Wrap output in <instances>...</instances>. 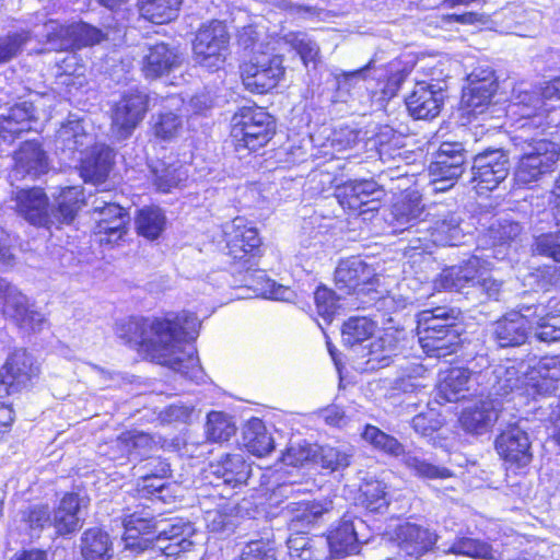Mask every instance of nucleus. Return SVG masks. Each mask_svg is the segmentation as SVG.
I'll return each instance as SVG.
<instances>
[{
    "instance_id": "nucleus-43",
    "label": "nucleus",
    "mask_w": 560,
    "mask_h": 560,
    "mask_svg": "<svg viewBox=\"0 0 560 560\" xmlns=\"http://www.w3.org/2000/svg\"><path fill=\"white\" fill-rule=\"evenodd\" d=\"M81 555L84 560H110L114 553L109 535L100 528H89L81 536Z\"/></svg>"
},
{
    "instance_id": "nucleus-11",
    "label": "nucleus",
    "mask_w": 560,
    "mask_h": 560,
    "mask_svg": "<svg viewBox=\"0 0 560 560\" xmlns=\"http://www.w3.org/2000/svg\"><path fill=\"white\" fill-rule=\"evenodd\" d=\"M374 281V269L360 257L341 260L335 270L336 288L343 294H376Z\"/></svg>"
},
{
    "instance_id": "nucleus-13",
    "label": "nucleus",
    "mask_w": 560,
    "mask_h": 560,
    "mask_svg": "<svg viewBox=\"0 0 560 560\" xmlns=\"http://www.w3.org/2000/svg\"><path fill=\"white\" fill-rule=\"evenodd\" d=\"M382 195L381 186L373 179L349 180L337 189L339 203L362 215L378 210Z\"/></svg>"
},
{
    "instance_id": "nucleus-42",
    "label": "nucleus",
    "mask_w": 560,
    "mask_h": 560,
    "mask_svg": "<svg viewBox=\"0 0 560 560\" xmlns=\"http://www.w3.org/2000/svg\"><path fill=\"white\" fill-rule=\"evenodd\" d=\"M514 101L511 105V110L514 114H520L523 118H530V121L523 126L529 127V131L540 130L541 115L548 109H541V100L536 91H527L518 88L514 90Z\"/></svg>"
},
{
    "instance_id": "nucleus-8",
    "label": "nucleus",
    "mask_w": 560,
    "mask_h": 560,
    "mask_svg": "<svg viewBox=\"0 0 560 560\" xmlns=\"http://www.w3.org/2000/svg\"><path fill=\"white\" fill-rule=\"evenodd\" d=\"M229 34L225 25L212 21L199 28L194 42V58L208 70H218L225 60Z\"/></svg>"
},
{
    "instance_id": "nucleus-15",
    "label": "nucleus",
    "mask_w": 560,
    "mask_h": 560,
    "mask_svg": "<svg viewBox=\"0 0 560 560\" xmlns=\"http://www.w3.org/2000/svg\"><path fill=\"white\" fill-rule=\"evenodd\" d=\"M481 393L489 395L505 396L516 394L526 397L523 393V374L520 375L511 360L498 364H491L485 370L479 371Z\"/></svg>"
},
{
    "instance_id": "nucleus-17",
    "label": "nucleus",
    "mask_w": 560,
    "mask_h": 560,
    "mask_svg": "<svg viewBox=\"0 0 560 560\" xmlns=\"http://www.w3.org/2000/svg\"><path fill=\"white\" fill-rule=\"evenodd\" d=\"M533 307L506 313L492 325V335L501 348L520 347L527 340Z\"/></svg>"
},
{
    "instance_id": "nucleus-54",
    "label": "nucleus",
    "mask_w": 560,
    "mask_h": 560,
    "mask_svg": "<svg viewBox=\"0 0 560 560\" xmlns=\"http://www.w3.org/2000/svg\"><path fill=\"white\" fill-rule=\"evenodd\" d=\"M456 311L447 307L425 310L419 315L420 335L436 326V330L455 327Z\"/></svg>"
},
{
    "instance_id": "nucleus-63",
    "label": "nucleus",
    "mask_w": 560,
    "mask_h": 560,
    "mask_svg": "<svg viewBox=\"0 0 560 560\" xmlns=\"http://www.w3.org/2000/svg\"><path fill=\"white\" fill-rule=\"evenodd\" d=\"M314 300L317 313L325 319L330 322L339 307V298L336 293L325 287H319L314 293Z\"/></svg>"
},
{
    "instance_id": "nucleus-2",
    "label": "nucleus",
    "mask_w": 560,
    "mask_h": 560,
    "mask_svg": "<svg viewBox=\"0 0 560 560\" xmlns=\"http://www.w3.org/2000/svg\"><path fill=\"white\" fill-rule=\"evenodd\" d=\"M125 549L133 552L158 550L166 557L178 556L190 550L194 533L190 523L183 520H154L141 517L136 513L124 520Z\"/></svg>"
},
{
    "instance_id": "nucleus-52",
    "label": "nucleus",
    "mask_w": 560,
    "mask_h": 560,
    "mask_svg": "<svg viewBox=\"0 0 560 560\" xmlns=\"http://www.w3.org/2000/svg\"><path fill=\"white\" fill-rule=\"evenodd\" d=\"M361 504L371 512H382L388 506L386 486L380 480H365L361 488Z\"/></svg>"
},
{
    "instance_id": "nucleus-60",
    "label": "nucleus",
    "mask_w": 560,
    "mask_h": 560,
    "mask_svg": "<svg viewBox=\"0 0 560 560\" xmlns=\"http://www.w3.org/2000/svg\"><path fill=\"white\" fill-rule=\"evenodd\" d=\"M287 43L300 55L305 66L316 60L319 48L306 34L292 33L287 35Z\"/></svg>"
},
{
    "instance_id": "nucleus-25",
    "label": "nucleus",
    "mask_w": 560,
    "mask_h": 560,
    "mask_svg": "<svg viewBox=\"0 0 560 560\" xmlns=\"http://www.w3.org/2000/svg\"><path fill=\"white\" fill-rule=\"evenodd\" d=\"M480 386L479 372L466 368H452L442 373L438 386L440 398L448 402H455L467 397L475 386Z\"/></svg>"
},
{
    "instance_id": "nucleus-58",
    "label": "nucleus",
    "mask_w": 560,
    "mask_h": 560,
    "mask_svg": "<svg viewBox=\"0 0 560 560\" xmlns=\"http://www.w3.org/2000/svg\"><path fill=\"white\" fill-rule=\"evenodd\" d=\"M318 453V446H312L306 442L291 443L282 454L281 460L288 466H303L312 460Z\"/></svg>"
},
{
    "instance_id": "nucleus-50",
    "label": "nucleus",
    "mask_w": 560,
    "mask_h": 560,
    "mask_svg": "<svg viewBox=\"0 0 560 560\" xmlns=\"http://www.w3.org/2000/svg\"><path fill=\"white\" fill-rule=\"evenodd\" d=\"M180 3L182 0H143L140 13L152 23L163 24L176 16Z\"/></svg>"
},
{
    "instance_id": "nucleus-9",
    "label": "nucleus",
    "mask_w": 560,
    "mask_h": 560,
    "mask_svg": "<svg viewBox=\"0 0 560 560\" xmlns=\"http://www.w3.org/2000/svg\"><path fill=\"white\" fill-rule=\"evenodd\" d=\"M38 372V366L26 350L18 349L12 352L0 369V398L26 389Z\"/></svg>"
},
{
    "instance_id": "nucleus-28",
    "label": "nucleus",
    "mask_w": 560,
    "mask_h": 560,
    "mask_svg": "<svg viewBox=\"0 0 560 560\" xmlns=\"http://www.w3.org/2000/svg\"><path fill=\"white\" fill-rule=\"evenodd\" d=\"M34 118V106L32 103L22 102L0 112V138L12 143L22 133L31 130V122Z\"/></svg>"
},
{
    "instance_id": "nucleus-26",
    "label": "nucleus",
    "mask_w": 560,
    "mask_h": 560,
    "mask_svg": "<svg viewBox=\"0 0 560 560\" xmlns=\"http://www.w3.org/2000/svg\"><path fill=\"white\" fill-rule=\"evenodd\" d=\"M224 234L229 254L234 259L243 260L248 255L254 256V252L261 244L257 229L247 225L246 220L243 218H235L231 223L226 224Z\"/></svg>"
},
{
    "instance_id": "nucleus-64",
    "label": "nucleus",
    "mask_w": 560,
    "mask_h": 560,
    "mask_svg": "<svg viewBox=\"0 0 560 560\" xmlns=\"http://www.w3.org/2000/svg\"><path fill=\"white\" fill-rule=\"evenodd\" d=\"M319 462L323 468L331 471L342 469L350 464V455L337 447H318Z\"/></svg>"
},
{
    "instance_id": "nucleus-30",
    "label": "nucleus",
    "mask_w": 560,
    "mask_h": 560,
    "mask_svg": "<svg viewBox=\"0 0 560 560\" xmlns=\"http://www.w3.org/2000/svg\"><path fill=\"white\" fill-rule=\"evenodd\" d=\"M180 65V57L175 48L159 43L148 48L143 56L142 72L145 78L155 79L170 73Z\"/></svg>"
},
{
    "instance_id": "nucleus-51",
    "label": "nucleus",
    "mask_w": 560,
    "mask_h": 560,
    "mask_svg": "<svg viewBox=\"0 0 560 560\" xmlns=\"http://www.w3.org/2000/svg\"><path fill=\"white\" fill-rule=\"evenodd\" d=\"M376 329V324L368 317H350L342 327V341L346 346L354 347L370 339Z\"/></svg>"
},
{
    "instance_id": "nucleus-5",
    "label": "nucleus",
    "mask_w": 560,
    "mask_h": 560,
    "mask_svg": "<svg viewBox=\"0 0 560 560\" xmlns=\"http://www.w3.org/2000/svg\"><path fill=\"white\" fill-rule=\"evenodd\" d=\"M273 132V119L261 107H242L232 117L231 136L236 150L256 151L268 143Z\"/></svg>"
},
{
    "instance_id": "nucleus-44",
    "label": "nucleus",
    "mask_w": 560,
    "mask_h": 560,
    "mask_svg": "<svg viewBox=\"0 0 560 560\" xmlns=\"http://www.w3.org/2000/svg\"><path fill=\"white\" fill-rule=\"evenodd\" d=\"M289 560H324L326 558L323 538L307 537L303 533L290 535L287 539Z\"/></svg>"
},
{
    "instance_id": "nucleus-34",
    "label": "nucleus",
    "mask_w": 560,
    "mask_h": 560,
    "mask_svg": "<svg viewBox=\"0 0 560 560\" xmlns=\"http://www.w3.org/2000/svg\"><path fill=\"white\" fill-rule=\"evenodd\" d=\"M81 158L80 174L84 182H103L112 168L113 151L105 144H92Z\"/></svg>"
},
{
    "instance_id": "nucleus-40",
    "label": "nucleus",
    "mask_w": 560,
    "mask_h": 560,
    "mask_svg": "<svg viewBox=\"0 0 560 560\" xmlns=\"http://www.w3.org/2000/svg\"><path fill=\"white\" fill-rule=\"evenodd\" d=\"M116 446L124 452L129 460H137L153 457L154 452L159 450L158 443L147 433L129 431L122 433L116 440Z\"/></svg>"
},
{
    "instance_id": "nucleus-6",
    "label": "nucleus",
    "mask_w": 560,
    "mask_h": 560,
    "mask_svg": "<svg viewBox=\"0 0 560 560\" xmlns=\"http://www.w3.org/2000/svg\"><path fill=\"white\" fill-rule=\"evenodd\" d=\"M282 63L280 55H255L241 66V78L245 89L256 94H265L275 89L284 75Z\"/></svg>"
},
{
    "instance_id": "nucleus-62",
    "label": "nucleus",
    "mask_w": 560,
    "mask_h": 560,
    "mask_svg": "<svg viewBox=\"0 0 560 560\" xmlns=\"http://www.w3.org/2000/svg\"><path fill=\"white\" fill-rule=\"evenodd\" d=\"M276 548L270 540H252L245 545L240 560H276Z\"/></svg>"
},
{
    "instance_id": "nucleus-18",
    "label": "nucleus",
    "mask_w": 560,
    "mask_h": 560,
    "mask_svg": "<svg viewBox=\"0 0 560 560\" xmlns=\"http://www.w3.org/2000/svg\"><path fill=\"white\" fill-rule=\"evenodd\" d=\"M472 180L478 189L492 190L509 174V159L501 150L485 151L475 156Z\"/></svg>"
},
{
    "instance_id": "nucleus-27",
    "label": "nucleus",
    "mask_w": 560,
    "mask_h": 560,
    "mask_svg": "<svg viewBox=\"0 0 560 560\" xmlns=\"http://www.w3.org/2000/svg\"><path fill=\"white\" fill-rule=\"evenodd\" d=\"M423 233L424 235L418 238L420 245L413 246V248L425 250L428 246L424 242L428 241L441 246H456L464 238V232L460 228V218L453 212L439 215L433 225H428L423 230Z\"/></svg>"
},
{
    "instance_id": "nucleus-31",
    "label": "nucleus",
    "mask_w": 560,
    "mask_h": 560,
    "mask_svg": "<svg viewBox=\"0 0 560 560\" xmlns=\"http://www.w3.org/2000/svg\"><path fill=\"white\" fill-rule=\"evenodd\" d=\"M210 472L223 485L237 488L247 482L252 468L242 454H228L210 465Z\"/></svg>"
},
{
    "instance_id": "nucleus-4",
    "label": "nucleus",
    "mask_w": 560,
    "mask_h": 560,
    "mask_svg": "<svg viewBox=\"0 0 560 560\" xmlns=\"http://www.w3.org/2000/svg\"><path fill=\"white\" fill-rule=\"evenodd\" d=\"M521 156L514 177L518 185H532L552 173L560 160V144L549 138L546 129L529 131L522 126L513 138Z\"/></svg>"
},
{
    "instance_id": "nucleus-38",
    "label": "nucleus",
    "mask_w": 560,
    "mask_h": 560,
    "mask_svg": "<svg viewBox=\"0 0 560 560\" xmlns=\"http://www.w3.org/2000/svg\"><path fill=\"white\" fill-rule=\"evenodd\" d=\"M242 444L248 453L257 457L266 456L275 448V440L271 433L258 418L250 419L244 427Z\"/></svg>"
},
{
    "instance_id": "nucleus-41",
    "label": "nucleus",
    "mask_w": 560,
    "mask_h": 560,
    "mask_svg": "<svg viewBox=\"0 0 560 560\" xmlns=\"http://www.w3.org/2000/svg\"><path fill=\"white\" fill-rule=\"evenodd\" d=\"M150 172L153 185L161 192H170L188 177L187 168L178 162L158 160L150 164Z\"/></svg>"
},
{
    "instance_id": "nucleus-56",
    "label": "nucleus",
    "mask_w": 560,
    "mask_h": 560,
    "mask_svg": "<svg viewBox=\"0 0 560 560\" xmlns=\"http://www.w3.org/2000/svg\"><path fill=\"white\" fill-rule=\"evenodd\" d=\"M447 551L472 558H494L493 550L489 544L468 537L456 540Z\"/></svg>"
},
{
    "instance_id": "nucleus-16",
    "label": "nucleus",
    "mask_w": 560,
    "mask_h": 560,
    "mask_svg": "<svg viewBox=\"0 0 560 560\" xmlns=\"http://www.w3.org/2000/svg\"><path fill=\"white\" fill-rule=\"evenodd\" d=\"M93 211L97 215L96 233L101 243L115 244L127 233L129 214L119 205L95 199Z\"/></svg>"
},
{
    "instance_id": "nucleus-49",
    "label": "nucleus",
    "mask_w": 560,
    "mask_h": 560,
    "mask_svg": "<svg viewBox=\"0 0 560 560\" xmlns=\"http://www.w3.org/2000/svg\"><path fill=\"white\" fill-rule=\"evenodd\" d=\"M443 338L439 336H420L419 342L423 351L435 358H445L455 353L459 347V335L457 330H444Z\"/></svg>"
},
{
    "instance_id": "nucleus-35",
    "label": "nucleus",
    "mask_w": 560,
    "mask_h": 560,
    "mask_svg": "<svg viewBox=\"0 0 560 560\" xmlns=\"http://www.w3.org/2000/svg\"><path fill=\"white\" fill-rule=\"evenodd\" d=\"M290 514L291 528L308 527L324 520V516L331 512L330 500L292 501L285 506Z\"/></svg>"
},
{
    "instance_id": "nucleus-46",
    "label": "nucleus",
    "mask_w": 560,
    "mask_h": 560,
    "mask_svg": "<svg viewBox=\"0 0 560 560\" xmlns=\"http://www.w3.org/2000/svg\"><path fill=\"white\" fill-rule=\"evenodd\" d=\"M366 349L368 351L363 357H369L368 363H371L372 369L387 366L392 358L396 357L399 351L397 332L385 331L382 336L370 342Z\"/></svg>"
},
{
    "instance_id": "nucleus-21",
    "label": "nucleus",
    "mask_w": 560,
    "mask_h": 560,
    "mask_svg": "<svg viewBox=\"0 0 560 560\" xmlns=\"http://www.w3.org/2000/svg\"><path fill=\"white\" fill-rule=\"evenodd\" d=\"M498 454L511 466H527L532 460L528 434L518 425H511L495 440Z\"/></svg>"
},
{
    "instance_id": "nucleus-10",
    "label": "nucleus",
    "mask_w": 560,
    "mask_h": 560,
    "mask_svg": "<svg viewBox=\"0 0 560 560\" xmlns=\"http://www.w3.org/2000/svg\"><path fill=\"white\" fill-rule=\"evenodd\" d=\"M523 393L536 399L560 390V355L544 357L523 373Z\"/></svg>"
},
{
    "instance_id": "nucleus-20",
    "label": "nucleus",
    "mask_w": 560,
    "mask_h": 560,
    "mask_svg": "<svg viewBox=\"0 0 560 560\" xmlns=\"http://www.w3.org/2000/svg\"><path fill=\"white\" fill-rule=\"evenodd\" d=\"M478 278H480V259L471 257L463 265L444 269L434 280V287L474 295Z\"/></svg>"
},
{
    "instance_id": "nucleus-19",
    "label": "nucleus",
    "mask_w": 560,
    "mask_h": 560,
    "mask_svg": "<svg viewBox=\"0 0 560 560\" xmlns=\"http://www.w3.org/2000/svg\"><path fill=\"white\" fill-rule=\"evenodd\" d=\"M467 86L463 90L462 104L471 114H480L490 104L497 90L494 72L489 69H476L467 77Z\"/></svg>"
},
{
    "instance_id": "nucleus-32",
    "label": "nucleus",
    "mask_w": 560,
    "mask_h": 560,
    "mask_svg": "<svg viewBox=\"0 0 560 560\" xmlns=\"http://www.w3.org/2000/svg\"><path fill=\"white\" fill-rule=\"evenodd\" d=\"M423 212L421 196L417 191H411L392 206L387 221L395 232L404 231L422 222Z\"/></svg>"
},
{
    "instance_id": "nucleus-61",
    "label": "nucleus",
    "mask_w": 560,
    "mask_h": 560,
    "mask_svg": "<svg viewBox=\"0 0 560 560\" xmlns=\"http://www.w3.org/2000/svg\"><path fill=\"white\" fill-rule=\"evenodd\" d=\"M107 39V34L90 24L74 23V49L90 47Z\"/></svg>"
},
{
    "instance_id": "nucleus-29",
    "label": "nucleus",
    "mask_w": 560,
    "mask_h": 560,
    "mask_svg": "<svg viewBox=\"0 0 560 560\" xmlns=\"http://www.w3.org/2000/svg\"><path fill=\"white\" fill-rule=\"evenodd\" d=\"M55 142L58 150L71 156L84 153L94 143V135L86 130L84 120L69 117L58 129Z\"/></svg>"
},
{
    "instance_id": "nucleus-39",
    "label": "nucleus",
    "mask_w": 560,
    "mask_h": 560,
    "mask_svg": "<svg viewBox=\"0 0 560 560\" xmlns=\"http://www.w3.org/2000/svg\"><path fill=\"white\" fill-rule=\"evenodd\" d=\"M15 172L18 174L37 177L48 170V162L45 152L40 145L33 141L23 143L15 153Z\"/></svg>"
},
{
    "instance_id": "nucleus-48",
    "label": "nucleus",
    "mask_w": 560,
    "mask_h": 560,
    "mask_svg": "<svg viewBox=\"0 0 560 560\" xmlns=\"http://www.w3.org/2000/svg\"><path fill=\"white\" fill-rule=\"evenodd\" d=\"M165 225L166 217L159 207H145L139 210L136 218L138 233L148 240L158 238Z\"/></svg>"
},
{
    "instance_id": "nucleus-55",
    "label": "nucleus",
    "mask_w": 560,
    "mask_h": 560,
    "mask_svg": "<svg viewBox=\"0 0 560 560\" xmlns=\"http://www.w3.org/2000/svg\"><path fill=\"white\" fill-rule=\"evenodd\" d=\"M235 433L230 417L220 411H211L207 417L206 434L212 442L228 441Z\"/></svg>"
},
{
    "instance_id": "nucleus-45",
    "label": "nucleus",
    "mask_w": 560,
    "mask_h": 560,
    "mask_svg": "<svg viewBox=\"0 0 560 560\" xmlns=\"http://www.w3.org/2000/svg\"><path fill=\"white\" fill-rule=\"evenodd\" d=\"M325 541L330 551L336 556H343L358 552V535L353 521L342 518L340 523L330 530Z\"/></svg>"
},
{
    "instance_id": "nucleus-36",
    "label": "nucleus",
    "mask_w": 560,
    "mask_h": 560,
    "mask_svg": "<svg viewBox=\"0 0 560 560\" xmlns=\"http://www.w3.org/2000/svg\"><path fill=\"white\" fill-rule=\"evenodd\" d=\"M398 458L413 476L421 479H447L453 476L448 468L434 465L420 448L406 451L404 446Z\"/></svg>"
},
{
    "instance_id": "nucleus-53",
    "label": "nucleus",
    "mask_w": 560,
    "mask_h": 560,
    "mask_svg": "<svg viewBox=\"0 0 560 560\" xmlns=\"http://www.w3.org/2000/svg\"><path fill=\"white\" fill-rule=\"evenodd\" d=\"M361 435L366 443L387 455L399 457L402 454L404 445L396 438L383 432L377 427L366 424Z\"/></svg>"
},
{
    "instance_id": "nucleus-14",
    "label": "nucleus",
    "mask_w": 560,
    "mask_h": 560,
    "mask_svg": "<svg viewBox=\"0 0 560 560\" xmlns=\"http://www.w3.org/2000/svg\"><path fill=\"white\" fill-rule=\"evenodd\" d=\"M148 96L141 92L125 94L115 105L112 115V131L118 140L129 138L144 118Z\"/></svg>"
},
{
    "instance_id": "nucleus-24",
    "label": "nucleus",
    "mask_w": 560,
    "mask_h": 560,
    "mask_svg": "<svg viewBox=\"0 0 560 560\" xmlns=\"http://www.w3.org/2000/svg\"><path fill=\"white\" fill-rule=\"evenodd\" d=\"M500 411L501 402L498 399H480L462 411L460 427L468 433L481 435L494 425Z\"/></svg>"
},
{
    "instance_id": "nucleus-1",
    "label": "nucleus",
    "mask_w": 560,
    "mask_h": 560,
    "mask_svg": "<svg viewBox=\"0 0 560 560\" xmlns=\"http://www.w3.org/2000/svg\"><path fill=\"white\" fill-rule=\"evenodd\" d=\"M127 342L139 345L147 355L159 364L180 373L198 383L203 377L202 368L191 345L183 341L195 340L200 323L194 314L182 312L163 318H137L128 320Z\"/></svg>"
},
{
    "instance_id": "nucleus-23",
    "label": "nucleus",
    "mask_w": 560,
    "mask_h": 560,
    "mask_svg": "<svg viewBox=\"0 0 560 560\" xmlns=\"http://www.w3.org/2000/svg\"><path fill=\"white\" fill-rule=\"evenodd\" d=\"M393 539L401 552L418 558L432 550L438 535L429 528L406 522L395 528Z\"/></svg>"
},
{
    "instance_id": "nucleus-22",
    "label": "nucleus",
    "mask_w": 560,
    "mask_h": 560,
    "mask_svg": "<svg viewBox=\"0 0 560 560\" xmlns=\"http://www.w3.org/2000/svg\"><path fill=\"white\" fill-rule=\"evenodd\" d=\"M445 94L439 84L417 82L412 93L407 97L406 105L416 119H432L443 106Z\"/></svg>"
},
{
    "instance_id": "nucleus-33",
    "label": "nucleus",
    "mask_w": 560,
    "mask_h": 560,
    "mask_svg": "<svg viewBox=\"0 0 560 560\" xmlns=\"http://www.w3.org/2000/svg\"><path fill=\"white\" fill-rule=\"evenodd\" d=\"M83 499L77 493H67L54 512L52 526L58 535L65 536L80 529L83 524Z\"/></svg>"
},
{
    "instance_id": "nucleus-7",
    "label": "nucleus",
    "mask_w": 560,
    "mask_h": 560,
    "mask_svg": "<svg viewBox=\"0 0 560 560\" xmlns=\"http://www.w3.org/2000/svg\"><path fill=\"white\" fill-rule=\"evenodd\" d=\"M465 150L462 143L443 142L429 166L433 192L446 191L454 186L465 170Z\"/></svg>"
},
{
    "instance_id": "nucleus-37",
    "label": "nucleus",
    "mask_w": 560,
    "mask_h": 560,
    "mask_svg": "<svg viewBox=\"0 0 560 560\" xmlns=\"http://www.w3.org/2000/svg\"><path fill=\"white\" fill-rule=\"evenodd\" d=\"M136 474L139 475L138 489L142 495H156L159 499L162 497L160 493L165 487V477L170 472V465L160 458H152L144 465L135 467Z\"/></svg>"
},
{
    "instance_id": "nucleus-57",
    "label": "nucleus",
    "mask_w": 560,
    "mask_h": 560,
    "mask_svg": "<svg viewBox=\"0 0 560 560\" xmlns=\"http://www.w3.org/2000/svg\"><path fill=\"white\" fill-rule=\"evenodd\" d=\"M183 127L180 116L173 112H165L153 117L154 135L162 140L175 138Z\"/></svg>"
},
{
    "instance_id": "nucleus-3",
    "label": "nucleus",
    "mask_w": 560,
    "mask_h": 560,
    "mask_svg": "<svg viewBox=\"0 0 560 560\" xmlns=\"http://www.w3.org/2000/svg\"><path fill=\"white\" fill-rule=\"evenodd\" d=\"M15 211L33 225L50 229L55 224H69L83 203L80 186L62 188L57 197V207L49 211L48 198L40 188L18 189L11 199Z\"/></svg>"
},
{
    "instance_id": "nucleus-12",
    "label": "nucleus",
    "mask_w": 560,
    "mask_h": 560,
    "mask_svg": "<svg viewBox=\"0 0 560 560\" xmlns=\"http://www.w3.org/2000/svg\"><path fill=\"white\" fill-rule=\"evenodd\" d=\"M2 313L26 330H39L45 322L42 313L31 308L28 299L14 285L0 278Z\"/></svg>"
},
{
    "instance_id": "nucleus-47",
    "label": "nucleus",
    "mask_w": 560,
    "mask_h": 560,
    "mask_svg": "<svg viewBox=\"0 0 560 560\" xmlns=\"http://www.w3.org/2000/svg\"><path fill=\"white\" fill-rule=\"evenodd\" d=\"M44 34L49 49L56 51L74 50V23L61 24L50 20L44 24Z\"/></svg>"
},
{
    "instance_id": "nucleus-59",
    "label": "nucleus",
    "mask_w": 560,
    "mask_h": 560,
    "mask_svg": "<svg viewBox=\"0 0 560 560\" xmlns=\"http://www.w3.org/2000/svg\"><path fill=\"white\" fill-rule=\"evenodd\" d=\"M533 252L560 262V230L542 233L534 238Z\"/></svg>"
}]
</instances>
